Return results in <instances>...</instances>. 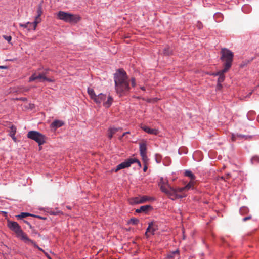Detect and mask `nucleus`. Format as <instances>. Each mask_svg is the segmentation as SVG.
I'll use <instances>...</instances> for the list:
<instances>
[{"label":"nucleus","instance_id":"f257e3e1","mask_svg":"<svg viewBox=\"0 0 259 259\" xmlns=\"http://www.w3.org/2000/svg\"><path fill=\"white\" fill-rule=\"evenodd\" d=\"M115 88L119 96L126 95L130 90L129 81L126 72L123 69H118L114 74Z\"/></svg>","mask_w":259,"mask_h":259},{"label":"nucleus","instance_id":"f03ea898","mask_svg":"<svg viewBox=\"0 0 259 259\" xmlns=\"http://www.w3.org/2000/svg\"><path fill=\"white\" fill-rule=\"evenodd\" d=\"M221 54V60L224 62L223 66L226 68V70H229L232 64L234 54L227 48L222 49Z\"/></svg>","mask_w":259,"mask_h":259},{"label":"nucleus","instance_id":"7ed1b4c3","mask_svg":"<svg viewBox=\"0 0 259 259\" xmlns=\"http://www.w3.org/2000/svg\"><path fill=\"white\" fill-rule=\"evenodd\" d=\"M7 226L10 230L15 233L18 238L23 241L28 238L27 235L22 231L21 227L16 222L8 221Z\"/></svg>","mask_w":259,"mask_h":259},{"label":"nucleus","instance_id":"20e7f679","mask_svg":"<svg viewBox=\"0 0 259 259\" xmlns=\"http://www.w3.org/2000/svg\"><path fill=\"white\" fill-rule=\"evenodd\" d=\"M58 19L68 23H77L80 20V17L77 15L60 11L57 14Z\"/></svg>","mask_w":259,"mask_h":259},{"label":"nucleus","instance_id":"39448f33","mask_svg":"<svg viewBox=\"0 0 259 259\" xmlns=\"http://www.w3.org/2000/svg\"><path fill=\"white\" fill-rule=\"evenodd\" d=\"M27 137L28 138L35 141L39 146L46 142V136L36 131H29L27 133Z\"/></svg>","mask_w":259,"mask_h":259},{"label":"nucleus","instance_id":"423d86ee","mask_svg":"<svg viewBox=\"0 0 259 259\" xmlns=\"http://www.w3.org/2000/svg\"><path fill=\"white\" fill-rule=\"evenodd\" d=\"M160 190L162 192L165 193L169 198L172 200H175L178 198H182L185 197V196L183 195L177 194L175 188H173L170 186H168V188H167L165 186L162 185L160 187Z\"/></svg>","mask_w":259,"mask_h":259},{"label":"nucleus","instance_id":"0eeeda50","mask_svg":"<svg viewBox=\"0 0 259 259\" xmlns=\"http://www.w3.org/2000/svg\"><path fill=\"white\" fill-rule=\"evenodd\" d=\"M133 164V161H132L131 158L127 159L123 162L121 163L120 164H118L116 166V168L115 169V171L117 172V171L125 168H128L131 166V165Z\"/></svg>","mask_w":259,"mask_h":259},{"label":"nucleus","instance_id":"6e6552de","mask_svg":"<svg viewBox=\"0 0 259 259\" xmlns=\"http://www.w3.org/2000/svg\"><path fill=\"white\" fill-rule=\"evenodd\" d=\"M42 14V6L39 5L37 10V15L35 17L34 21V28H36L37 25L41 22V18H40Z\"/></svg>","mask_w":259,"mask_h":259},{"label":"nucleus","instance_id":"1a4fd4ad","mask_svg":"<svg viewBox=\"0 0 259 259\" xmlns=\"http://www.w3.org/2000/svg\"><path fill=\"white\" fill-rule=\"evenodd\" d=\"M252 136L238 134H232L231 136V139L232 141H236L238 140H241L244 139L245 140H249L251 139Z\"/></svg>","mask_w":259,"mask_h":259},{"label":"nucleus","instance_id":"9d476101","mask_svg":"<svg viewBox=\"0 0 259 259\" xmlns=\"http://www.w3.org/2000/svg\"><path fill=\"white\" fill-rule=\"evenodd\" d=\"M106 95L105 94L100 93L98 95H96V97L93 99L94 101L97 104L103 103L106 100Z\"/></svg>","mask_w":259,"mask_h":259},{"label":"nucleus","instance_id":"9b49d317","mask_svg":"<svg viewBox=\"0 0 259 259\" xmlns=\"http://www.w3.org/2000/svg\"><path fill=\"white\" fill-rule=\"evenodd\" d=\"M141 127L146 133L150 134L157 135L159 133L158 130L157 129L150 128L148 126L145 125L141 126Z\"/></svg>","mask_w":259,"mask_h":259},{"label":"nucleus","instance_id":"f8f14e48","mask_svg":"<svg viewBox=\"0 0 259 259\" xmlns=\"http://www.w3.org/2000/svg\"><path fill=\"white\" fill-rule=\"evenodd\" d=\"M153 209L152 207L149 205H146L141 206L139 208L137 209L136 210V212L137 213H141V212H147L150 210H152Z\"/></svg>","mask_w":259,"mask_h":259},{"label":"nucleus","instance_id":"ddd939ff","mask_svg":"<svg viewBox=\"0 0 259 259\" xmlns=\"http://www.w3.org/2000/svg\"><path fill=\"white\" fill-rule=\"evenodd\" d=\"M64 124L63 121L60 120H54L51 124V127L55 130L62 126Z\"/></svg>","mask_w":259,"mask_h":259},{"label":"nucleus","instance_id":"4468645a","mask_svg":"<svg viewBox=\"0 0 259 259\" xmlns=\"http://www.w3.org/2000/svg\"><path fill=\"white\" fill-rule=\"evenodd\" d=\"M45 76L41 73H39L38 75H36V73H33L29 78V82L33 81L36 79H43L44 80Z\"/></svg>","mask_w":259,"mask_h":259},{"label":"nucleus","instance_id":"2eb2a0df","mask_svg":"<svg viewBox=\"0 0 259 259\" xmlns=\"http://www.w3.org/2000/svg\"><path fill=\"white\" fill-rule=\"evenodd\" d=\"M19 25L20 27H24L25 28H27L28 30H30L31 29L35 30V29H36V28H34V22H27L24 24L19 23Z\"/></svg>","mask_w":259,"mask_h":259},{"label":"nucleus","instance_id":"dca6fc26","mask_svg":"<svg viewBox=\"0 0 259 259\" xmlns=\"http://www.w3.org/2000/svg\"><path fill=\"white\" fill-rule=\"evenodd\" d=\"M139 150L140 155L147 154V144L145 142L139 144Z\"/></svg>","mask_w":259,"mask_h":259},{"label":"nucleus","instance_id":"f3484780","mask_svg":"<svg viewBox=\"0 0 259 259\" xmlns=\"http://www.w3.org/2000/svg\"><path fill=\"white\" fill-rule=\"evenodd\" d=\"M193 186V183L190 182L185 187H181V188H177L175 189L176 191V193L178 194L179 193L182 192L184 191L185 189H189L191 187Z\"/></svg>","mask_w":259,"mask_h":259},{"label":"nucleus","instance_id":"a211bd4d","mask_svg":"<svg viewBox=\"0 0 259 259\" xmlns=\"http://www.w3.org/2000/svg\"><path fill=\"white\" fill-rule=\"evenodd\" d=\"M128 201L131 205L143 203V201H141V197H138L130 198Z\"/></svg>","mask_w":259,"mask_h":259},{"label":"nucleus","instance_id":"6ab92c4d","mask_svg":"<svg viewBox=\"0 0 259 259\" xmlns=\"http://www.w3.org/2000/svg\"><path fill=\"white\" fill-rule=\"evenodd\" d=\"M185 176L189 177L191 181L190 182H191L193 183V186L194 185V181L195 180V176L192 173V172L190 170H186L184 174Z\"/></svg>","mask_w":259,"mask_h":259},{"label":"nucleus","instance_id":"aec40b11","mask_svg":"<svg viewBox=\"0 0 259 259\" xmlns=\"http://www.w3.org/2000/svg\"><path fill=\"white\" fill-rule=\"evenodd\" d=\"M121 130V128L112 127L108 130V137L109 139H111L114 134H115L118 130Z\"/></svg>","mask_w":259,"mask_h":259},{"label":"nucleus","instance_id":"412c9836","mask_svg":"<svg viewBox=\"0 0 259 259\" xmlns=\"http://www.w3.org/2000/svg\"><path fill=\"white\" fill-rule=\"evenodd\" d=\"M113 99L112 97L109 95L107 98V101H104L103 102V106H104L106 108H109L110 107V106L112 105L113 102Z\"/></svg>","mask_w":259,"mask_h":259},{"label":"nucleus","instance_id":"4be33fe9","mask_svg":"<svg viewBox=\"0 0 259 259\" xmlns=\"http://www.w3.org/2000/svg\"><path fill=\"white\" fill-rule=\"evenodd\" d=\"M26 243H31L33 245L34 247L37 248L39 250L42 251L43 252H45V251L41 248H40L34 242L33 240L29 239L28 237L26 239V240L24 241Z\"/></svg>","mask_w":259,"mask_h":259},{"label":"nucleus","instance_id":"5701e85b","mask_svg":"<svg viewBox=\"0 0 259 259\" xmlns=\"http://www.w3.org/2000/svg\"><path fill=\"white\" fill-rule=\"evenodd\" d=\"M87 92L90 98L92 100H93L96 97V95L94 92V90L93 89L88 88Z\"/></svg>","mask_w":259,"mask_h":259},{"label":"nucleus","instance_id":"b1692460","mask_svg":"<svg viewBox=\"0 0 259 259\" xmlns=\"http://www.w3.org/2000/svg\"><path fill=\"white\" fill-rule=\"evenodd\" d=\"M16 133V127L15 125H12L9 131V136L10 137H14Z\"/></svg>","mask_w":259,"mask_h":259},{"label":"nucleus","instance_id":"393cba45","mask_svg":"<svg viewBox=\"0 0 259 259\" xmlns=\"http://www.w3.org/2000/svg\"><path fill=\"white\" fill-rule=\"evenodd\" d=\"M225 69H226V68L224 67V68L222 70L217 71L216 72L212 73L211 74V75L214 76H219L221 73H225L228 71V70H226Z\"/></svg>","mask_w":259,"mask_h":259},{"label":"nucleus","instance_id":"a878e982","mask_svg":"<svg viewBox=\"0 0 259 259\" xmlns=\"http://www.w3.org/2000/svg\"><path fill=\"white\" fill-rule=\"evenodd\" d=\"M28 216H32L33 217V214L28 212H22L20 214L18 215L17 217L19 219H23Z\"/></svg>","mask_w":259,"mask_h":259},{"label":"nucleus","instance_id":"bb28decb","mask_svg":"<svg viewBox=\"0 0 259 259\" xmlns=\"http://www.w3.org/2000/svg\"><path fill=\"white\" fill-rule=\"evenodd\" d=\"M162 185L165 186L167 188H168V187L169 186L167 183V181L166 180H164L163 178H162L160 179V181L159 183L160 187Z\"/></svg>","mask_w":259,"mask_h":259},{"label":"nucleus","instance_id":"cd10ccee","mask_svg":"<svg viewBox=\"0 0 259 259\" xmlns=\"http://www.w3.org/2000/svg\"><path fill=\"white\" fill-rule=\"evenodd\" d=\"M155 199L153 197H149L146 196H143L141 197V201H143V203L148 201H152L154 200Z\"/></svg>","mask_w":259,"mask_h":259},{"label":"nucleus","instance_id":"c85d7f7f","mask_svg":"<svg viewBox=\"0 0 259 259\" xmlns=\"http://www.w3.org/2000/svg\"><path fill=\"white\" fill-rule=\"evenodd\" d=\"M240 213L241 215H244L249 212V209L246 207H242L240 209Z\"/></svg>","mask_w":259,"mask_h":259},{"label":"nucleus","instance_id":"c756f323","mask_svg":"<svg viewBox=\"0 0 259 259\" xmlns=\"http://www.w3.org/2000/svg\"><path fill=\"white\" fill-rule=\"evenodd\" d=\"M139 222V219L135 218H131L128 222L129 224L136 225Z\"/></svg>","mask_w":259,"mask_h":259},{"label":"nucleus","instance_id":"7c9ffc66","mask_svg":"<svg viewBox=\"0 0 259 259\" xmlns=\"http://www.w3.org/2000/svg\"><path fill=\"white\" fill-rule=\"evenodd\" d=\"M155 160H156V162L157 163H159L161 162L162 156L161 155H160L159 154H156L155 155Z\"/></svg>","mask_w":259,"mask_h":259},{"label":"nucleus","instance_id":"2f4dec72","mask_svg":"<svg viewBox=\"0 0 259 259\" xmlns=\"http://www.w3.org/2000/svg\"><path fill=\"white\" fill-rule=\"evenodd\" d=\"M225 78V76L224 73H221L219 76V77L218 79V82L222 83L224 81Z\"/></svg>","mask_w":259,"mask_h":259},{"label":"nucleus","instance_id":"473e14b6","mask_svg":"<svg viewBox=\"0 0 259 259\" xmlns=\"http://www.w3.org/2000/svg\"><path fill=\"white\" fill-rule=\"evenodd\" d=\"M251 161L252 163H257L259 162V156H254L252 157Z\"/></svg>","mask_w":259,"mask_h":259},{"label":"nucleus","instance_id":"72a5a7b5","mask_svg":"<svg viewBox=\"0 0 259 259\" xmlns=\"http://www.w3.org/2000/svg\"><path fill=\"white\" fill-rule=\"evenodd\" d=\"M172 53V50L169 48H165L163 50V53L166 55H169Z\"/></svg>","mask_w":259,"mask_h":259},{"label":"nucleus","instance_id":"f704fd0d","mask_svg":"<svg viewBox=\"0 0 259 259\" xmlns=\"http://www.w3.org/2000/svg\"><path fill=\"white\" fill-rule=\"evenodd\" d=\"M131 159H132V161H133V164L134 163H137L140 167H141V162L138 159H137L136 158H131Z\"/></svg>","mask_w":259,"mask_h":259},{"label":"nucleus","instance_id":"c9c22d12","mask_svg":"<svg viewBox=\"0 0 259 259\" xmlns=\"http://www.w3.org/2000/svg\"><path fill=\"white\" fill-rule=\"evenodd\" d=\"M140 155L142 157L143 161L144 162V163H146L148 160V158L147 156V154H141Z\"/></svg>","mask_w":259,"mask_h":259},{"label":"nucleus","instance_id":"e433bc0d","mask_svg":"<svg viewBox=\"0 0 259 259\" xmlns=\"http://www.w3.org/2000/svg\"><path fill=\"white\" fill-rule=\"evenodd\" d=\"M3 37L9 43H10V42L11 41V39H12V37H11V36H10V35H3Z\"/></svg>","mask_w":259,"mask_h":259},{"label":"nucleus","instance_id":"4c0bfd02","mask_svg":"<svg viewBox=\"0 0 259 259\" xmlns=\"http://www.w3.org/2000/svg\"><path fill=\"white\" fill-rule=\"evenodd\" d=\"M131 84L133 87H135L136 86V79L135 78H132Z\"/></svg>","mask_w":259,"mask_h":259},{"label":"nucleus","instance_id":"58836bf2","mask_svg":"<svg viewBox=\"0 0 259 259\" xmlns=\"http://www.w3.org/2000/svg\"><path fill=\"white\" fill-rule=\"evenodd\" d=\"M222 88V82H219L217 81V90H221Z\"/></svg>","mask_w":259,"mask_h":259},{"label":"nucleus","instance_id":"ea45409f","mask_svg":"<svg viewBox=\"0 0 259 259\" xmlns=\"http://www.w3.org/2000/svg\"><path fill=\"white\" fill-rule=\"evenodd\" d=\"M44 80L50 82H52L54 81V80L53 79L49 78L47 77L46 76H45V77H44Z\"/></svg>","mask_w":259,"mask_h":259},{"label":"nucleus","instance_id":"a19ab883","mask_svg":"<svg viewBox=\"0 0 259 259\" xmlns=\"http://www.w3.org/2000/svg\"><path fill=\"white\" fill-rule=\"evenodd\" d=\"M251 218V215H249V216H247V217H244L242 219V221L243 222H245L247 220H250V219Z\"/></svg>","mask_w":259,"mask_h":259},{"label":"nucleus","instance_id":"79ce46f5","mask_svg":"<svg viewBox=\"0 0 259 259\" xmlns=\"http://www.w3.org/2000/svg\"><path fill=\"white\" fill-rule=\"evenodd\" d=\"M49 70L48 69H45L44 71L41 73V74H43L44 76H46V75L47 74V71Z\"/></svg>","mask_w":259,"mask_h":259},{"label":"nucleus","instance_id":"37998d69","mask_svg":"<svg viewBox=\"0 0 259 259\" xmlns=\"http://www.w3.org/2000/svg\"><path fill=\"white\" fill-rule=\"evenodd\" d=\"M152 225V223L150 224L149 225V226H148V227L147 228V229H146V232H150V231H151V225Z\"/></svg>","mask_w":259,"mask_h":259},{"label":"nucleus","instance_id":"c03bdc74","mask_svg":"<svg viewBox=\"0 0 259 259\" xmlns=\"http://www.w3.org/2000/svg\"><path fill=\"white\" fill-rule=\"evenodd\" d=\"M129 132H126L124 133H123L122 135L119 138V139L121 140L122 137H123L125 135L129 134Z\"/></svg>","mask_w":259,"mask_h":259},{"label":"nucleus","instance_id":"a18cd8bd","mask_svg":"<svg viewBox=\"0 0 259 259\" xmlns=\"http://www.w3.org/2000/svg\"><path fill=\"white\" fill-rule=\"evenodd\" d=\"M147 168H148L147 166L145 164L144 166L143 171L145 172L147 170Z\"/></svg>","mask_w":259,"mask_h":259},{"label":"nucleus","instance_id":"49530a36","mask_svg":"<svg viewBox=\"0 0 259 259\" xmlns=\"http://www.w3.org/2000/svg\"><path fill=\"white\" fill-rule=\"evenodd\" d=\"M44 253L46 255V256L48 257V258L51 259V257L50 256L48 253L45 252Z\"/></svg>","mask_w":259,"mask_h":259},{"label":"nucleus","instance_id":"de8ad7c7","mask_svg":"<svg viewBox=\"0 0 259 259\" xmlns=\"http://www.w3.org/2000/svg\"><path fill=\"white\" fill-rule=\"evenodd\" d=\"M25 222L29 226L30 228H31V229L32 228V226L30 225V224L28 222L25 221Z\"/></svg>","mask_w":259,"mask_h":259},{"label":"nucleus","instance_id":"09e8293b","mask_svg":"<svg viewBox=\"0 0 259 259\" xmlns=\"http://www.w3.org/2000/svg\"><path fill=\"white\" fill-rule=\"evenodd\" d=\"M155 231V229H154L153 228H152L151 227V231H150V232H151L153 234L154 233Z\"/></svg>","mask_w":259,"mask_h":259},{"label":"nucleus","instance_id":"8fccbe9b","mask_svg":"<svg viewBox=\"0 0 259 259\" xmlns=\"http://www.w3.org/2000/svg\"><path fill=\"white\" fill-rule=\"evenodd\" d=\"M7 67L6 66H0V68L1 69H6Z\"/></svg>","mask_w":259,"mask_h":259},{"label":"nucleus","instance_id":"3c124183","mask_svg":"<svg viewBox=\"0 0 259 259\" xmlns=\"http://www.w3.org/2000/svg\"><path fill=\"white\" fill-rule=\"evenodd\" d=\"M11 137L12 138V139H13L15 142H16V137H15V135L14 136V137Z\"/></svg>","mask_w":259,"mask_h":259},{"label":"nucleus","instance_id":"603ef678","mask_svg":"<svg viewBox=\"0 0 259 259\" xmlns=\"http://www.w3.org/2000/svg\"><path fill=\"white\" fill-rule=\"evenodd\" d=\"M33 217H36V218H40V219H44L42 217L38 216V215H33Z\"/></svg>","mask_w":259,"mask_h":259},{"label":"nucleus","instance_id":"864d4df0","mask_svg":"<svg viewBox=\"0 0 259 259\" xmlns=\"http://www.w3.org/2000/svg\"><path fill=\"white\" fill-rule=\"evenodd\" d=\"M141 89L143 91H145V88L144 87H141Z\"/></svg>","mask_w":259,"mask_h":259},{"label":"nucleus","instance_id":"5fc2aeb1","mask_svg":"<svg viewBox=\"0 0 259 259\" xmlns=\"http://www.w3.org/2000/svg\"><path fill=\"white\" fill-rule=\"evenodd\" d=\"M227 175L228 177H230V174L229 173L227 174Z\"/></svg>","mask_w":259,"mask_h":259},{"label":"nucleus","instance_id":"6e6d98bb","mask_svg":"<svg viewBox=\"0 0 259 259\" xmlns=\"http://www.w3.org/2000/svg\"><path fill=\"white\" fill-rule=\"evenodd\" d=\"M147 233L148 232H146L145 235L148 237Z\"/></svg>","mask_w":259,"mask_h":259},{"label":"nucleus","instance_id":"4d7b16f0","mask_svg":"<svg viewBox=\"0 0 259 259\" xmlns=\"http://www.w3.org/2000/svg\"><path fill=\"white\" fill-rule=\"evenodd\" d=\"M33 233H35V234H36V232H35V231H33Z\"/></svg>","mask_w":259,"mask_h":259},{"label":"nucleus","instance_id":"13d9d810","mask_svg":"<svg viewBox=\"0 0 259 259\" xmlns=\"http://www.w3.org/2000/svg\"><path fill=\"white\" fill-rule=\"evenodd\" d=\"M33 233H35V234H36V232H35V231H33Z\"/></svg>","mask_w":259,"mask_h":259},{"label":"nucleus","instance_id":"bf43d9fd","mask_svg":"<svg viewBox=\"0 0 259 259\" xmlns=\"http://www.w3.org/2000/svg\"><path fill=\"white\" fill-rule=\"evenodd\" d=\"M33 233H35V234H36V232H35V231H33Z\"/></svg>","mask_w":259,"mask_h":259}]
</instances>
